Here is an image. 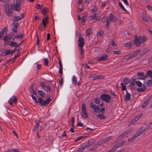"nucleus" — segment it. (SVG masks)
Listing matches in <instances>:
<instances>
[{"label": "nucleus", "mask_w": 152, "mask_h": 152, "mask_svg": "<svg viewBox=\"0 0 152 152\" xmlns=\"http://www.w3.org/2000/svg\"><path fill=\"white\" fill-rule=\"evenodd\" d=\"M141 52V50H137L135 52L132 53L129 55V57L128 58H126V59H130L133 57L136 56L138 54L140 53Z\"/></svg>", "instance_id": "obj_9"}, {"label": "nucleus", "mask_w": 152, "mask_h": 152, "mask_svg": "<svg viewBox=\"0 0 152 152\" xmlns=\"http://www.w3.org/2000/svg\"><path fill=\"white\" fill-rule=\"evenodd\" d=\"M84 149L82 147H81L80 148H79L77 150V152H82L84 151Z\"/></svg>", "instance_id": "obj_59"}, {"label": "nucleus", "mask_w": 152, "mask_h": 152, "mask_svg": "<svg viewBox=\"0 0 152 152\" xmlns=\"http://www.w3.org/2000/svg\"><path fill=\"white\" fill-rule=\"evenodd\" d=\"M94 112L96 113H99L100 112V107H96L94 108Z\"/></svg>", "instance_id": "obj_34"}, {"label": "nucleus", "mask_w": 152, "mask_h": 152, "mask_svg": "<svg viewBox=\"0 0 152 152\" xmlns=\"http://www.w3.org/2000/svg\"><path fill=\"white\" fill-rule=\"evenodd\" d=\"M12 98H10L8 101V103L10 105L12 104L13 102H14L15 103H16L17 102V99L15 96H13Z\"/></svg>", "instance_id": "obj_12"}, {"label": "nucleus", "mask_w": 152, "mask_h": 152, "mask_svg": "<svg viewBox=\"0 0 152 152\" xmlns=\"http://www.w3.org/2000/svg\"><path fill=\"white\" fill-rule=\"evenodd\" d=\"M59 70L58 72L59 73L61 74H61L62 73V72H63V71H62V70H63L62 66H59Z\"/></svg>", "instance_id": "obj_57"}, {"label": "nucleus", "mask_w": 152, "mask_h": 152, "mask_svg": "<svg viewBox=\"0 0 152 152\" xmlns=\"http://www.w3.org/2000/svg\"><path fill=\"white\" fill-rule=\"evenodd\" d=\"M123 81L125 85L128 84L130 82V80L127 77H125L123 79Z\"/></svg>", "instance_id": "obj_27"}, {"label": "nucleus", "mask_w": 152, "mask_h": 152, "mask_svg": "<svg viewBox=\"0 0 152 152\" xmlns=\"http://www.w3.org/2000/svg\"><path fill=\"white\" fill-rule=\"evenodd\" d=\"M96 104H99L100 101L99 99L96 98L94 100Z\"/></svg>", "instance_id": "obj_61"}, {"label": "nucleus", "mask_w": 152, "mask_h": 152, "mask_svg": "<svg viewBox=\"0 0 152 152\" xmlns=\"http://www.w3.org/2000/svg\"><path fill=\"white\" fill-rule=\"evenodd\" d=\"M95 143V140H91L88 142L87 144L89 146H91Z\"/></svg>", "instance_id": "obj_28"}, {"label": "nucleus", "mask_w": 152, "mask_h": 152, "mask_svg": "<svg viewBox=\"0 0 152 152\" xmlns=\"http://www.w3.org/2000/svg\"><path fill=\"white\" fill-rule=\"evenodd\" d=\"M75 118L74 117H73L71 119L72 121V127H74V124L75 122Z\"/></svg>", "instance_id": "obj_49"}, {"label": "nucleus", "mask_w": 152, "mask_h": 152, "mask_svg": "<svg viewBox=\"0 0 152 152\" xmlns=\"http://www.w3.org/2000/svg\"><path fill=\"white\" fill-rule=\"evenodd\" d=\"M5 11L8 16H11L12 14L13 11L10 5L8 3L5 4L4 5Z\"/></svg>", "instance_id": "obj_3"}, {"label": "nucleus", "mask_w": 152, "mask_h": 152, "mask_svg": "<svg viewBox=\"0 0 152 152\" xmlns=\"http://www.w3.org/2000/svg\"><path fill=\"white\" fill-rule=\"evenodd\" d=\"M89 78L91 80H95L96 79V75L94 74H91L89 75Z\"/></svg>", "instance_id": "obj_20"}, {"label": "nucleus", "mask_w": 152, "mask_h": 152, "mask_svg": "<svg viewBox=\"0 0 152 152\" xmlns=\"http://www.w3.org/2000/svg\"><path fill=\"white\" fill-rule=\"evenodd\" d=\"M96 106V104H94V102H91L90 104V106L92 108L94 109V108Z\"/></svg>", "instance_id": "obj_54"}, {"label": "nucleus", "mask_w": 152, "mask_h": 152, "mask_svg": "<svg viewBox=\"0 0 152 152\" xmlns=\"http://www.w3.org/2000/svg\"><path fill=\"white\" fill-rule=\"evenodd\" d=\"M72 83L74 85H75L77 84V79L76 77L75 76L73 77Z\"/></svg>", "instance_id": "obj_47"}, {"label": "nucleus", "mask_w": 152, "mask_h": 152, "mask_svg": "<svg viewBox=\"0 0 152 152\" xmlns=\"http://www.w3.org/2000/svg\"><path fill=\"white\" fill-rule=\"evenodd\" d=\"M104 77L102 75H96V79L98 80L103 79H104Z\"/></svg>", "instance_id": "obj_42"}, {"label": "nucleus", "mask_w": 152, "mask_h": 152, "mask_svg": "<svg viewBox=\"0 0 152 152\" xmlns=\"http://www.w3.org/2000/svg\"><path fill=\"white\" fill-rule=\"evenodd\" d=\"M23 114L25 115H27L28 113V111L26 108H24L23 109Z\"/></svg>", "instance_id": "obj_55"}, {"label": "nucleus", "mask_w": 152, "mask_h": 152, "mask_svg": "<svg viewBox=\"0 0 152 152\" xmlns=\"http://www.w3.org/2000/svg\"><path fill=\"white\" fill-rule=\"evenodd\" d=\"M45 91L46 92L50 91L51 90L50 88L48 86H45Z\"/></svg>", "instance_id": "obj_53"}, {"label": "nucleus", "mask_w": 152, "mask_h": 152, "mask_svg": "<svg viewBox=\"0 0 152 152\" xmlns=\"http://www.w3.org/2000/svg\"><path fill=\"white\" fill-rule=\"evenodd\" d=\"M19 23H12V25L13 26L14 28H17L18 25H19Z\"/></svg>", "instance_id": "obj_37"}, {"label": "nucleus", "mask_w": 152, "mask_h": 152, "mask_svg": "<svg viewBox=\"0 0 152 152\" xmlns=\"http://www.w3.org/2000/svg\"><path fill=\"white\" fill-rule=\"evenodd\" d=\"M152 99V95H150L148 98L145 100L143 104L142 105V107L143 108H145L147 106L149 102H152L151 99Z\"/></svg>", "instance_id": "obj_7"}, {"label": "nucleus", "mask_w": 152, "mask_h": 152, "mask_svg": "<svg viewBox=\"0 0 152 152\" xmlns=\"http://www.w3.org/2000/svg\"><path fill=\"white\" fill-rule=\"evenodd\" d=\"M148 129V127L145 126H142L140 130L139 131H138L136 133L138 134L140 136V135L142 134L146 129Z\"/></svg>", "instance_id": "obj_14"}, {"label": "nucleus", "mask_w": 152, "mask_h": 152, "mask_svg": "<svg viewBox=\"0 0 152 152\" xmlns=\"http://www.w3.org/2000/svg\"><path fill=\"white\" fill-rule=\"evenodd\" d=\"M100 99L106 103H109L111 101L110 96L107 94H102L100 96Z\"/></svg>", "instance_id": "obj_4"}, {"label": "nucleus", "mask_w": 152, "mask_h": 152, "mask_svg": "<svg viewBox=\"0 0 152 152\" xmlns=\"http://www.w3.org/2000/svg\"><path fill=\"white\" fill-rule=\"evenodd\" d=\"M113 53L115 54H120L121 53V51L120 50L118 51H114Z\"/></svg>", "instance_id": "obj_63"}, {"label": "nucleus", "mask_w": 152, "mask_h": 152, "mask_svg": "<svg viewBox=\"0 0 152 152\" xmlns=\"http://www.w3.org/2000/svg\"><path fill=\"white\" fill-rule=\"evenodd\" d=\"M137 37L138 39L139 40L141 43H144L146 41V39L145 37H142V36H139L138 37Z\"/></svg>", "instance_id": "obj_17"}, {"label": "nucleus", "mask_w": 152, "mask_h": 152, "mask_svg": "<svg viewBox=\"0 0 152 152\" xmlns=\"http://www.w3.org/2000/svg\"><path fill=\"white\" fill-rule=\"evenodd\" d=\"M118 148L116 146V145H115L114 146L112 149H111V150L109 151L110 152H114Z\"/></svg>", "instance_id": "obj_35"}, {"label": "nucleus", "mask_w": 152, "mask_h": 152, "mask_svg": "<svg viewBox=\"0 0 152 152\" xmlns=\"http://www.w3.org/2000/svg\"><path fill=\"white\" fill-rule=\"evenodd\" d=\"M82 107L81 117L83 118L86 119L88 117V115L86 110V106L85 104H82Z\"/></svg>", "instance_id": "obj_5"}, {"label": "nucleus", "mask_w": 152, "mask_h": 152, "mask_svg": "<svg viewBox=\"0 0 152 152\" xmlns=\"http://www.w3.org/2000/svg\"><path fill=\"white\" fill-rule=\"evenodd\" d=\"M36 125L34 126V128L33 129V131H35L39 128V123H40V121H39L38 120H36L35 121Z\"/></svg>", "instance_id": "obj_15"}, {"label": "nucleus", "mask_w": 152, "mask_h": 152, "mask_svg": "<svg viewBox=\"0 0 152 152\" xmlns=\"http://www.w3.org/2000/svg\"><path fill=\"white\" fill-rule=\"evenodd\" d=\"M146 89V87L144 86V88H138L137 90L140 92H144L145 90Z\"/></svg>", "instance_id": "obj_41"}, {"label": "nucleus", "mask_w": 152, "mask_h": 152, "mask_svg": "<svg viewBox=\"0 0 152 152\" xmlns=\"http://www.w3.org/2000/svg\"><path fill=\"white\" fill-rule=\"evenodd\" d=\"M129 133V131H127L125 132L122 134L119 137H127V135Z\"/></svg>", "instance_id": "obj_32"}, {"label": "nucleus", "mask_w": 152, "mask_h": 152, "mask_svg": "<svg viewBox=\"0 0 152 152\" xmlns=\"http://www.w3.org/2000/svg\"><path fill=\"white\" fill-rule=\"evenodd\" d=\"M96 116L101 120H104L106 118V117L102 114H98Z\"/></svg>", "instance_id": "obj_22"}, {"label": "nucleus", "mask_w": 152, "mask_h": 152, "mask_svg": "<svg viewBox=\"0 0 152 152\" xmlns=\"http://www.w3.org/2000/svg\"><path fill=\"white\" fill-rule=\"evenodd\" d=\"M146 83L148 86H152V80H149Z\"/></svg>", "instance_id": "obj_46"}, {"label": "nucleus", "mask_w": 152, "mask_h": 152, "mask_svg": "<svg viewBox=\"0 0 152 152\" xmlns=\"http://www.w3.org/2000/svg\"><path fill=\"white\" fill-rule=\"evenodd\" d=\"M130 94L127 91H126V94L125 96V100L129 101L130 99Z\"/></svg>", "instance_id": "obj_19"}, {"label": "nucleus", "mask_w": 152, "mask_h": 152, "mask_svg": "<svg viewBox=\"0 0 152 152\" xmlns=\"http://www.w3.org/2000/svg\"><path fill=\"white\" fill-rule=\"evenodd\" d=\"M10 152H19L18 149H10Z\"/></svg>", "instance_id": "obj_58"}, {"label": "nucleus", "mask_w": 152, "mask_h": 152, "mask_svg": "<svg viewBox=\"0 0 152 152\" xmlns=\"http://www.w3.org/2000/svg\"><path fill=\"white\" fill-rule=\"evenodd\" d=\"M107 55L106 54L102 55L101 57H99L97 60L99 61H103L107 59Z\"/></svg>", "instance_id": "obj_13"}, {"label": "nucleus", "mask_w": 152, "mask_h": 152, "mask_svg": "<svg viewBox=\"0 0 152 152\" xmlns=\"http://www.w3.org/2000/svg\"><path fill=\"white\" fill-rule=\"evenodd\" d=\"M135 39L134 43L136 45V46L137 47H138L142 43L141 42H140L138 39L137 37V35H135Z\"/></svg>", "instance_id": "obj_16"}, {"label": "nucleus", "mask_w": 152, "mask_h": 152, "mask_svg": "<svg viewBox=\"0 0 152 152\" xmlns=\"http://www.w3.org/2000/svg\"><path fill=\"white\" fill-rule=\"evenodd\" d=\"M105 108L104 107H102L101 108V112L102 114H103L105 113Z\"/></svg>", "instance_id": "obj_64"}, {"label": "nucleus", "mask_w": 152, "mask_h": 152, "mask_svg": "<svg viewBox=\"0 0 152 152\" xmlns=\"http://www.w3.org/2000/svg\"><path fill=\"white\" fill-rule=\"evenodd\" d=\"M13 17L14 19L13 20L15 22L21 19V18H20V16H18L17 17L14 16Z\"/></svg>", "instance_id": "obj_30"}, {"label": "nucleus", "mask_w": 152, "mask_h": 152, "mask_svg": "<svg viewBox=\"0 0 152 152\" xmlns=\"http://www.w3.org/2000/svg\"><path fill=\"white\" fill-rule=\"evenodd\" d=\"M132 42H130L127 43H124V45L125 47H126L131 48L132 46Z\"/></svg>", "instance_id": "obj_23"}, {"label": "nucleus", "mask_w": 152, "mask_h": 152, "mask_svg": "<svg viewBox=\"0 0 152 152\" xmlns=\"http://www.w3.org/2000/svg\"><path fill=\"white\" fill-rule=\"evenodd\" d=\"M102 22L103 23L107 22V16H104L102 19Z\"/></svg>", "instance_id": "obj_40"}, {"label": "nucleus", "mask_w": 152, "mask_h": 152, "mask_svg": "<svg viewBox=\"0 0 152 152\" xmlns=\"http://www.w3.org/2000/svg\"><path fill=\"white\" fill-rule=\"evenodd\" d=\"M125 142V141H122L119 143H117V144H116L115 145L118 148L122 146Z\"/></svg>", "instance_id": "obj_29"}, {"label": "nucleus", "mask_w": 152, "mask_h": 152, "mask_svg": "<svg viewBox=\"0 0 152 152\" xmlns=\"http://www.w3.org/2000/svg\"><path fill=\"white\" fill-rule=\"evenodd\" d=\"M146 73V75H147V77L148 75H149L151 78H152V72L151 70L147 71Z\"/></svg>", "instance_id": "obj_33"}, {"label": "nucleus", "mask_w": 152, "mask_h": 152, "mask_svg": "<svg viewBox=\"0 0 152 152\" xmlns=\"http://www.w3.org/2000/svg\"><path fill=\"white\" fill-rule=\"evenodd\" d=\"M85 40L83 37H80L78 40V46L80 49V54L81 58L84 57V50L83 47L84 44Z\"/></svg>", "instance_id": "obj_2"}, {"label": "nucleus", "mask_w": 152, "mask_h": 152, "mask_svg": "<svg viewBox=\"0 0 152 152\" xmlns=\"http://www.w3.org/2000/svg\"><path fill=\"white\" fill-rule=\"evenodd\" d=\"M23 0H16V4H20V6L21 5L23 1Z\"/></svg>", "instance_id": "obj_56"}, {"label": "nucleus", "mask_w": 152, "mask_h": 152, "mask_svg": "<svg viewBox=\"0 0 152 152\" xmlns=\"http://www.w3.org/2000/svg\"><path fill=\"white\" fill-rule=\"evenodd\" d=\"M42 23L43 24H46V23H48V17L47 16H46V18H43L42 19Z\"/></svg>", "instance_id": "obj_31"}, {"label": "nucleus", "mask_w": 152, "mask_h": 152, "mask_svg": "<svg viewBox=\"0 0 152 152\" xmlns=\"http://www.w3.org/2000/svg\"><path fill=\"white\" fill-rule=\"evenodd\" d=\"M82 147L84 149H85L86 148H88L89 146L87 144V143H85L84 145L82 146Z\"/></svg>", "instance_id": "obj_60"}, {"label": "nucleus", "mask_w": 152, "mask_h": 152, "mask_svg": "<svg viewBox=\"0 0 152 152\" xmlns=\"http://www.w3.org/2000/svg\"><path fill=\"white\" fill-rule=\"evenodd\" d=\"M44 65L45 66H48V61L47 58H43Z\"/></svg>", "instance_id": "obj_45"}, {"label": "nucleus", "mask_w": 152, "mask_h": 152, "mask_svg": "<svg viewBox=\"0 0 152 152\" xmlns=\"http://www.w3.org/2000/svg\"><path fill=\"white\" fill-rule=\"evenodd\" d=\"M10 6L12 10L13 9L14 10L18 12L20 10V9L18 8V7L20 6V4H12Z\"/></svg>", "instance_id": "obj_11"}, {"label": "nucleus", "mask_w": 152, "mask_h": 152, "mask_svg": "<svg viewBox=\"0 0 152 152\" xmlns=\"http://www.w3.org/2000/svg\"><path fill=\"white\" fill-rule=\"evenodd\" d=\"M31 96L33 99L35 101L36 103H39V104L42 106H45L47 105L51 101L50 97L44 101L42 98L41 97H39L38 100H37L36 97L34 96L33 94H31Z\"/></svg>", "instance_id": "obj_1"}, {"label": "nucleus", "mask_w": 152, "mask_h": 152, "mask_svg": "<svg viewBox=\"0 0 152 152\" xmlns=\"http://www.w3.org/2000/svg\"><path fill=\"white\" fill-rule=\"evenodd\" d=\"M59 83L60 84V85L61 86H62L63 84V78L62 77L61 78L60 80L59 81Z\"/></svg>", "instance_id": "obj_62"}, {"label": "nucleus", "mask_w": 152, "mask_h": 152, "mask_svg": "<svg viewBox=\"0 0 152 152\" xmlns=\"http://www.w3.org/2000/svg\"><path fill=\"white\" fill-rule=\"evenodd\" d=\"M138 134L136 133L133 136L130 138L128 139V140L129 141L132 142L136 138L139 136Z\"/></svg>", "instance_id": "obj_18"}, {"label": "nucleus", "mask_w": 152, "mask_h": 152, "mask_svg": "<svg viewBox=\"0 0 152 152\" xmlns=\"http://www.w3.org/2000/svg\"><path fill=\"white\" fill-rule=\"evenodd\" d=\"M138 121L137 118H134L132 119L131 121V124L132 125L134 124Z\"/></svg>", "instance_id": "obj_44"}, {"label": "nucleus", "mask_w": 152, "mask_h": 152, "mask_svg": "<svg viewBox=\"0 0 152 152\" xmlns=\"http://www.w3.org/2000/svg\"><path fill=\"white\" fill-rule=\"evenodd\" d=\"M107 22L110 23L111 21L115 22L118 20V19L115 16H114L112 13L110 14L108 17H107Z\"/></svg>", "instance_id": "obj_6"}, {"label": "nucleus", "mask_w": 152, "mask_h": 152, "mask_svg": "<svg viewBox=\"0 0 152 152\" xmlns=\"http://www.w3.org/2000/svg\"><path fill=\"white\" fill-rule=\"evenodd\" d=\"M98 7L96 6H94V7L90 10V11L92 12H94L97 11Z\"/></svg>", "instance_id": "obj_43"}, {"label": "nucleus", "mask_w": 152, "mask_h": 152, "mask_svg": "<svg viewBox=\"0 0 152 152\" xmlns=\"http://www.w3.org/2000/svg\"><path fill=\"white\" fill-rule=\"evenodd\" d=\"M96 15H97V14H96V13H95L94 14V15L90 16L89 17L91 18V19H90L91 20H92L93 19H94L96 17Z\"/></svg>", "instance_id": "obj_51"}, {"label": "nucleus", "mask_w": 152, "mask_h": 152, "mask_svg": "<svg viewBox=\"0 0 152 152\" xmlns=\"http://www.w3.org/2000/svg\"><path fill=\"white\" fill-rule=\"evenodd\" d=\"M87 137V136H81L78 137H76V138H77V139L75 140V141L76 142H77L80 139H83V138H86Z\"/></svg>", "instance_id": "obj_39"}, {"label": "nucleus", "mask_w": 152, "mask_h": 152, "mask_svg": "<svg viewBox=\"0 0 152 152\" xmlns=\"http://www.w3.org/2000/svg\"><path fill=\"white\" fill-rule=\"evenodd\" d=\"M136 84L139 87H141L142 86V83L140 81H136Z\"/></svg>", "instance_id": "obj_48"}, {"label": "nucleus", "mask_w": 152, "mask_h": 152, "mask_svg": "<svg viewBox=\"0 0 152 152\" xmlns=\"http://www.w3.org/2000/svg\"><path fill=\"white\" fill-rule=\"evenodd\" d=\"M36 7V8L38 10H41L42 9V7L39 4H37Z\"/></svg>", "instance_id": "obj_52"}, {"label": "nucleus", "mask_w": 152, "mask_h": 152, "mask_svg": "<svg viewBox=\"0 0 152 152\" xmlns=\"http://www.w3.org/2000/svg\"><path fill=\"white\" fill-rule=\"evenodd\" d=\"M38 94L40 95L41 97L44 98L45 94V93L42 90H39L38 91Z\"/></svg>", "instance_id": "obj_25"}, {"label": "nucleus", "mask_w": 152, "mask_h": 152, "mask_svg": "<svg viewBox=\"0 0 152 152\" xmlns=\"http://www.w3.org/2000/svg\"><path fill=\"white\" fill-rule=\"evenodd\" d=\"M92 34V30L91 29H88L86 31V34L87 36L91 35Z\"/></svg>", "instance_id": "obj_36"}, {"label": "nucleus", "mask_w": 152, "mask_h": 152, "mask_svg": "<svg viewBox=\"0 0 152 152\" xmlns=\"http://www.w3.org/2000/svg\"><path fill=\"white\" fill-rule=\"evenodd\" d=\"M136 78L132 79L130 82V86L131 87L133 88L134 86H135V83L136 81Z\"/></svg>", "instance_id": "obj_21"}, {"label": "nucleus", "mask_w": 152, "mask_h": 152, "mask_svg": "<svg viewBox=\"0 0 152 152\" xmlns=\"http://www.w3.org/2000/svg\"><path fill=\"white\" fill-rule=\"evenodd\" d=\"M24 37V36L23 34L22 33L18 34L17 36H15V38H19L20 39H23Z\"/></svg>", "instance_id": "obj_24"}, {"label": "nucleus", "mask_w": 152, "mask_h": 152, "mask_svg": "<svg viewBox=\"0 0 152 152\" xmlns=\"http://www.w3.org/2000/svg\"><path fill=\"white\" fill-rule=\"evenodd\" d=\"M9 45L13 47H15L16 48L18 47V43L13 41H11L10 44H9Z\"/></svg>", "instance_id": "obj_26"}, {"label": "nucleus", "mask_w": 152, "mask_h": 152, "mask_svg": "<svg viewBox=\"0 0 152 152\" xmlns=\"http://www.w3.org/2000/svg\"><path fill=\"white\" fill-rule=\"evenodd\" d=\"M119 6L120 7V8L124 11H126V10L124 8V6H123L122 3L119 2L118 3Z\"/></svg>", "instance_id": "obj_38"}, {"label": "nucleus", "mask_w": 152, "mask_h": 152, "mask_svg": "<svg viewBox=\"0 0 152 152\" xmlns=\"http://www.w3.org/2000/svg\"><path fill=\"white\" fill-rule=\"evenodd\" d=\"M42 14L45 15L47 13V11L46 9H42Z\"/></svg>", "instance_id": "obj_50"}, {"label": "nucleus", "mask_w": 152, "mask_h": 152, "mask_svg": "<svg viewBox=\"0 0 152 152\" xmlns=\"http://www.w3.org/2000/svg\"><path fill=\"white\" fill-rule=\"evenodd\" d=\"M11 54L12 55V50L10 49L6 50L2 52L1 54V56L8 55Z\"/></svg>", "instance_id": "obj_10"}, {"label": "nucleus", "mask_w": 152, "mask_h": 152, "mask_svg": "<svg viewBox=\"0 0 152 152\" xmlns=\"http://www.w3.org/2000/svg\"><path fill=\"white\" fill-rule=\"evenodd\" d=\"M137 75L139 77L138 78H137V79L140 80H144L147 77L146 74V75H145L144 72L141 71L137 72Z\"/></svg>", "instance_id": "obj_8"}]
</instances>
